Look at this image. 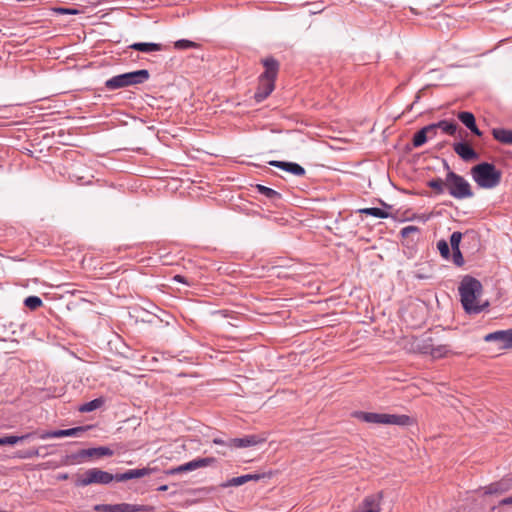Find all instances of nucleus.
Here are the masks:
<instances>
[{
	"label": "nucleus",
	"instance_id": "f257e3e1",
	"mask_svg": "<svg viewBox=\"0 0 512 512\" xmlns=\"http://www.w3.org/2000/svg\"><path fill=\"white\" fill-rule=\"evenodd\" d=\"M459 295L463 309L468 314H479L489 306L488 301L481 302L483 292L479 280L471 276H465L459 285Z\"/></svg>",
	"mask_w": 512,
	"mask_h": 512
},
{
	"label": "nucleus",
	"instance_id": "f03ea898",
	"mask_svg": "<svg viewBox=\"0 0 512 512\" xmlns=\"http://www.w3.org/2000/svg\"><path fill=\"white\" fill-rule=\"evenodd\" d=\"M471 176L480 188L493 189L500 184L502 172L492 163L481 162L471 168Z\"/></svg>",
	"mask_w": 512,
	"mask_h": 512
},
{
	"label": "nucleus",
	"instance_id": "7ed1b4c3",
	"mask_svg": "<svg viewBox=\"0 0 512 512\" xmlns=\"http://www.w3.org/2000/svg\"><path fill=\"white\" fill-rule=\"evenodd\" d=\"M446 172V191L448 194L458 200L472 198L474 192L470 183L462 176L452 171L448 162L443 160Z\"/></svg>",
	"mask_w": 512,
	"mask_h": 512
},
{
	"label": "nucleus",
	"instance_id": "20e7f679",
	"mask_svg": "<svg viewBox=\"0 0 512 512\" xmlns=\"http://www.w3.org/2000/svg\"><path fill=\"white\" fill-rule=\"evenodd\" d=\"M150 78V73L146 69H140L111 77L105 82V87L109 91L143 84Z\"/></svg>",
	"mask_w": 512,
	"mask_h": 512
},
{
	"label": "nucleus",
	"instance_id": "39448f33",
	"mask_svg": "<svg viewBox=\"0 0 512 512\" xmlns=\"http://www.w3.org/2000/svg\"><path fill=\"white\" fill-rule=\"evenodd\" d=\"M354 416L366 423L408 426L412 419L407 415L357 411Z\"/></svg>",
	"mask_w": 512,
	"mask_h": 512
},
{
	"label": "nucleus",
	"instance_id": "423d86ee",
	"mask_svg": "<svg viewBox=\"0 0 512 512\" xmlns=\"http://www.w3.org/2000/svg\"><path fill=\"white\" fill-rule=\"evenodd\" d=\"M112 481L117 482V474L113 475L100 468H90L81 475H76L74 484L76 487H86L92 484L108 485Z\"/></svg>",
	"mask_w": 512,
	"mask_h": 512
},
{
	"label": "nucleus",
	"instance_id": "0eeeda50",
	"mask_svg": "<svg viewBox=\"0 0 512 512\" xmlns=\"http://www.w3.org/2000/svg\"><path fill=\"white\" fill-rule=\"evenodd\" d=\"M215 458L213 457H205V458H195L187 463H184L182 465H179L177 467H173L170 469H167L165 471V474L167 475H177L187 472H192L200 468H204L207 466L212 465L215 462Z\"/></svg>",
	"mask_w": 512,
	"mask_h": 512
},
{
	"label": "nucleus",
	"instance_id": "6e6552de",
	"mask_svg": "<svg viewBox=\"0 0 512 512\" xmlns=\"http://www.w3.org/2000/svg\"><path fill=\"white\" fill-rule=\"evenodd\" d=\"M215 458L213 457H205V458H195L187 463H184L182 465H179L177 467H173L170 469H167L165 471V474L167 475H177L187 472H192L200 468H204L207 466L212 465L215 462Z\"/></svg>",
	"mask_w": 512,
	"mask_h": 512
},
{
	"label": "nucleus",
	"instance_id": "1a4fd4ad",
	"mask_svg": "<svg viewBox=\"0 0 512 512\" xmlns=\"http://www.w3.org/2000/svg\"><path fill=\"white\" fill-rule=\"evenodd\" d=\"M96 512H146L145 505L119 503V504H97L94 506Z\"/></svg>",
	"mask_w": 512,
	"mask_h": 512
},
{
	"label": "nucleus",
	"instance_id": "9d476101",
	"mask_svg": "<svg viewBox=\"0 0 512 512\" xmlns=\"http://www.w3.org/2000/svg\"><path fill=\"white\" fill-rule=\"evenodd\" d=\"M484 341L495 342L499 349L512 348V329L498 330L484 336Z\"/></svg>",
	"mask_w": 512,
	"mask_h": 512
},
{
	"label": "nucleus",
	"instance_id": "9b49d317",
	"mask_svg": "<svg viewBox=\"0 0 512 512\" xmlns=\"http://www.w3.org/2000/svg\"><path fill=\"white\" fill-rule=\"evenodd\" d=\"M382 492L368 495L352 512H380Z\"/></svg>",
	"mask_w": 512,
	"mask_h": 512
},
{
	"label": "nucleus",
	"instance_id": "f8f14e48",
	"mask_svg": "<svg viewBox=\"0 0 512 512\" xmlns=\"http://www.w3.org/2000/svg\"><path fill=\"white\" fill-rule=\"evenodd\" d=\"M158 471L157 467H143L136 469H129L123 473H117V482H125L132 479H139L146 476H149Z\"/></svg>",
	"mask_w": 512,
	"mask_h": 512
},
{
	"label": "nucleus",
	"instance_id": "ddd939ff",
	"mask_svg": "<svg viewBox=\"0 0 512 512\" xmlns=\"http://www.w3.org/2000/svg\"><path fill=\"white\" fill-rule=\"evenodd\" d=\"M453 150L465 162L476 161L479 159V154L469 143L465 141L454 143Z\"/></svg>",
	"mask_w": 512,
	"mask_h": 512
},
{
	"label": "nucleus",
	"instance_id": "4468645a",
	"mask_svg": "<svg viewBox=\"0 0 512 512\" xmlns=\"http://www.w3.org/2000/svg\"><path fill=\"white\" fill-rule=\"evenodd\" d=\"M88 427L78 426L69 429L53 430L41 435V439L62 438V437H80Z\"/></svg>",
	"mask_w": 512,
	"mask_h": 512
},
{
	"label": "nucleus",
	"instance_id": "2eb2a0df",
	"mask_svg": "<svg viewBox=\"0 0 512 512\" xmlns=\"http://www.w3.org/2000/svg\"><path fill=\"white\" fill-rule=\"evenodd\" d=\"M275 81L263 77H259V84L254 94V99L257 103L264 101L274 90Z\"/></svg>",
	"mask_w": 512,
	"mask_h": 512
},
{
	"label": "nucleus",
	"instance_id": "dca6fc26",
	"mask_svg": "<svg viewBox=\"0 0 512 512\" xmlns=\"http://www.w3.org/2000/svg\"><path fill=\"white\" fill-rule=\"evenodd\" d=\"M268 164L297 177H302L306 173L305 169L296 162L272 160L269 161Z\"/></svg>",
	"mask_w": 512,
	"mask_h": 512
},
{
	"label": "nucleus",
	"instance_id": "f3484780",
	"mask_svg": "<svg viewBox=\"0 0 512 512\" xmlns=\"http://www.w3.org/2000/svg\"><path fill=\"white\" fill-rule=\"evenodd\" d=\"M262 442H264V438L253 434L246 435L242 438H230L228 444L230 445V448H247L256 446Z\"/></svg>",
	"mask_w": 512,
	"mask_h": 512
},
{
	"label": "nucleus",
	"instance_id": "a211bd4d",
	"mask_svg": "<svg viewBox=\"0 0 512 512\" xmlns=\"http://www.w3.org/2000/svg\"><path fill=\"white\" fill-rule=\"evenodd\" d=\"M264 477V474H246L228 479L226 482L221 484L222 488L238 487L246 484L249 481H259Z\"/></svg>",
	"mask_w": 512,
	"mask_h": 512
},
{
	"label": "nucleus",
	"instance_id": "6ab92c4d",
	"mask_svg": "<svg viewBox=\"0 0 512 512\" xmlns=\"http://www.w3.org/2000/svg\"><path fill=\"white\" fill-rule=\"evenodd\" d=\"M263 66L265 67V71L260 75V77L267 78L271 80L276 79L278 70H279V63L276 59L273 57H268L262 60Z\"/></svg>",
	"mask_w": 512,
	"mask_h": 512
},
{
	"label": "nucleus",
	"instance_id": "aec40b11",
	"mask_svg": "<svg viewBox=\"0 0 512 512\" xmlns=\"http://www.w3.org/2000/svg\"><path fill=\"white\" fill-rule=\"evenodd\" d=\"M458 119L465 125L474 135L482 136V132L476 125L475 116L473 113L468 111L459 112L457 115Z\"/></svg>",
	"mask_w": 512,
	"mask_h": 512
},
{
	"label": "nucleus",
	"instance_id": "412c9836",
	"mask_svg": "<svg viewBox=\"0 0 512 512\" xmlns=\"http://www.w3.org/2000/svg\"><path fill=\"white\" fill-rule=\"evenodd\" d=\"M129 48L143 52V53H151L156 51H162L166 47L160 43L153 42H135L129 46Z\"/></svg>",
	"mask_w": 512,
	"mask_h": 512
},
{
	"label": "nucleus",
	"instance_id": "4be33fe9",
	"mask_svg": "<svg viewBox=\"0 0 512 512\" xmlns=\"http://www.w3.org/2000/svg\"><path fill=\"white\" fill-rule=\"evenodd\" d=\"M255 189L259 194L265 196L268 200H270L273 203H276L282 199V195L278 191L267 186H264L262 184H257L255 186Z\"/></svg>",
	"mask_w": 512,
	"mask_h": 512
},
{
	"label": "nucleus",
	"instance_id": "5701e85b",
	"mask_svg": "<svg viewBox=\"0 0 512 512\" xmlns=\"http://www.w3.org/2000/svg\"><path fill=\"white\" fill-rule=\"evenodd\" d=\"M492 135L498 142L512 145V130L505 128H494L492 129Z\"/></svg>",
	"mask_w": 512,
	"mask_h": 512
},
{
	"label": "nucleus",
	"instance_id": "b1692460",
	"mask_svg": "<svg viewBox=\"0 0 512 512\" xmlns=\"http://www.w3.org/2000/svg\"><path fill=\"white\" fill-rule=\"evenodd\" d=\"M433 130V126L427 125L418 130L412 139L413 146L418 148L424 145L428 140L429 131Z\"/></svg>",
	"mask_w": 512,
	"mask_h": 512
},
{
	"label": "nucleus",
	"instance_id": "393cba45",
	"mask_svg": "<svg viewBox=\"0 0 512 512\" xmlns=\"http://www.w3.org/2000/svg\"><path fill=\"white\" fill-rule=\"evenodd\" d=\"M430 126H433V130L441 129L443 133L448 135H454L457 131V124L454 121L441 120L437 123H432Z\"/></svg>",
	"mask_w": 512,
	"mask_h": 512
},
{
	"label": "nucleus",
	"instance_id": "a878e982",
	"mask_svg": "<svg viewBox=\"0 0 512 512\" xmlns=\"http://www.w3.org/2000/svg\"><path fill=\"white\" fill-rule=\"evenodd\" d=\"M104 404H105V398L104 397H98V398H95V399H93V400H91L89 402H86V403L82 404L79 407V411L83 412V413L92 412L94 410H97V409L101 408Z\"/></svg>",
	"mask_w": 512,
	"mask_h": 512
},
{
	"label": "nucleus",
	"instance_id": "bb28decb",
	"mask_svg": "<svg viewBox=\"0 0 512 512\" xmlns=\"http://www.w3.org/2000/svg\"><path fill=\"white\" fill-rule=\"evenodd\" d=\"M427 186L431 188L436 195H442L446 191V178L435 177L427 182Z\"/></svg>",
	"mask_w": 512,
	"mask_h": 512
},
{
	"label": "nucleus",
	"instance_id": "cd10ccee",
	"mask_svg": "<svg viewBox=\"0 0 512 512\" xmlns=\"http://www.w3.org/2000/svg\"><path fill=\"white\" fill-rule=\"evenodd\" d=\"M33 433H27L22 436H15V435H9L5 437H0V446L1 445H14L17 444L20 441L27 440L31 437H33Z\"/></svg>",
	"mask_w": 512,
	"mask_h": 512
},
{
	"label": "nucleus",
	"instance_id": "c85d7f7f",
	"mask_svg": "<svg viewBox=\"0 0 512 512\" xmlns=\"http://www.w3.org/2000/svg\"><path fill=\"white\" fill-rule=\"evenodd\" d=\"M359 213L370 215L380 219H385L389 217L388 212L378 207L363 208L359 210Z\"/></svg>",
	"mask_w": 512,
	"mask_h": 512
},
{
	"label": "nucleus",
	"instance_id": "c756f323",
	"mask_svg": "<svg viewBox=\"0 0 512 512\" xmlns=\"http://www.w3.org/2000/svg\"><path fill=\"white\" fill-rule=\"evenodd\" d=\"M451 352L450 346L446 344L433 346L431 357L439 359L446 357Z\"/></svg>",
	"mask_w": 512,
	"mask_h": 512
},
{
	"label": "nucleus",
	"instance_id": "7c9ffc66",
	"mask_svg": "<svg viewBox=\"0 0 512 512\" xmlns=\"http://www.w3.org/2000/svg\"><path fill=\"white\" fill-rule=\"evenodd\" d=\"M432 338L429 337L427 339L422 340L417 344V350L422 354H427L431 356L433 349Z\"/></svg>",
	"mask_w": 512,
	"mask_h": 512
},
{
	"label": "nucleus",
	"instance_id": "2f4dec72",
	"mask_svg": "<svg viewBox=\"0 0 512 512\" xmlns=\"http://www.w3.org/2000/svg\"><path fill=\"white\" fill-rule=\"evenodd\" d=\"M89 449L91 452V457L112 456L114 454V451L107 446L93 447V448H89Z\"/></svg>",
	"mask_w": 512,
	"mask_h": 512
},
{
	"label": "nucleus",
	"instance_id": "473e14b6",
	"mask_svg": "<svg viewBox=\"0 0 512 512\" xmlns=\"http://www.w3.org/2000/svg\"><path fill=\"white\" fill-rule=\"evenodd\" d=\"M508 485L504 482L492 483L486 487V494H498L507 491Z\"/></svg>",
	"mask_w": 512,
	"mask_h": 512
},
{
	"label": "nucleus",
	"instance_id": "72a5a7b5",
	"mask_svg": "<svg viewBox=\"0 0 512 512\" xmlns=\"http://www.w3.org/2000/svg\"><path fill=\"white\" fill-rule=\"evenodd\" d=\"M24 305L30 310H36L43 305V301L38 296H28L24 300Z\"/></svg>",
	"mask_w": 512,
	"mask_h": 512
},
{
	"label": "nucleus",
	"instance_id": "f704fd0d",
	"mask_svg": "<svg viewBox=\"0 0 512 512\" xmlns=\"http://www.w3.org/2000/svg\"><path fill=\"white\" fill-rule=\"evenodd\" d=\"M88 457H91V452H90V449H82L80 451H78L77 453H74V454H71L68 456V458L70 460H72L73 462H82L83 459L85 458H88Z\"/></svg>",
	"mask_w": 512,
	"mask_h": 512
},
{
	"label": "nucleus",
	"instance_id": "c9c22d12",
	"mask_svg": "<svg viewBox=\"0 0 512 512\" xmlns=\"http://www.w3.org/2000/svg\"><path fill=\"white\" fill-rule=\"evenodd\" d=\"M437 249L439 250V253L443 258L448 259L450 257V248L446 240H439L437 242Z\"/></svg>",
	"mask_w": 512,
	"mask_h": 512
},
{
	"label": "nucleus",
	"instance_id": "e433bc0d",
	"mask_svg": "<svg viewBox=\"0 0 512 512\" xmlns=\"http://www.w3.org/2000/svg\"><path fill=\"white\" fill-rule=\"evenodd\" d=\"M462 239V233L459 231H455L450 236V246L452 251H456L457 249H460V242Z\"/></svg>",
	"mask_w": 512,
	"mask_h": 512
},
{
	"label": "nucleus",
	"instance_id": "4c0bfd02",
	"mask_svg": "<svg viewBox=\"0 0 512 512\" xmlns=\"http://www.w3.org/2000/svg\"><path fill=\"white\" fill-rule=\"evenodd\" d=\"M195 46H196L195 42L186 40V39H181L174 43L175 49H178V50L194 48Z\"/></svg>",
	"mask_w": 512,
	"mask_h": 512
},
{
	"label": "nucleus",
	"instance_id": "58836bf2",
	"mask_svg": "<svg viewBox=\"0 0 512 512\" xmlns=\"http://www.w3.org/2000/svg\"><path fill=\"white\" fill-rule=\"evenodd\" d=\"M452 261L458 267H461L464 264V258L460 249L452 251Z\"/></svg>",
	"mask_w": 512,
	"mask_h": 512
},
{
	"label": "nucleus",
	"instance_id": "ea45409f",
	"mask_svg": "<svg viewBox=\"0 0 512 512\" xmlns=\"http://www.w3.org/2000/svg\"><path fill=\"white\" fill-rule=\"evenodd\" d=\"M418 232H419L418 227L410 225V226H406V227L402 228L400 233H401L402 237H408L412 233H418Z\"/></svg>",
	"mask_w": 512,
	"mask_h": 512
},
{
	"label": "nucleus",
	"instance_id": "a19ab883",
	"mask_svg": "<svg viewBox=\"0 0 512 512\" xmlns=\"http://www.w3.org/2000/svg\"><path fill=\"white\" fill-rule=\"evenodd\" d=\"M39 456L38 449H31L27 451L24 455H21V458H33Z\"/></svg>",
	"mask_w": 512,
	"mask_h": 512
},
{
	"label": "nucleus",
	"instance_id": "79ce46f5",
	"mask_svg": "<svg viewBox=\"0 0 512 512\" xmlns=\"http://www.w3.org/2000/svg\"><path fill=\"white\" fill-rule=\"evenodd\" d=\"M213 443L216 444V445H223V446L230 447V445L228 444L229 443V439L228 440H224L222 438H214L213 439Z\"/></svg>",
	"mask_w": 512,
	"mask_h": 512
},
{
	"label": "nucleus",
	"instance_id": "37998d69",
	"mask_svg": "<svg viewBox=\"0 0 512 512\" xmlns=\"http://www.w3.org/2000/svg\"><path fill=\"white\" fill-rule=\"evenodd\" d=\"M499 505H500V506L512 505V496H509V497L503 498V499L499 502Z\"/></svg>",
	"mask_w": 512,
	"mask_h": 512
},
{
	"label": "nucleus",
	"instance_id": "c03bdc74",
	"mask_svg": "<svg viewBox=\"0 0 512 512\" xmlns=\"http://www.w3.org/2000/svg\"><path fill=\"white\" fill-rule=\"evenodd\" d=\"M173 280L176 281V282H179V283L188 284L186 278L184 276H182V275H179V274L175 275L173 277Z\"/></svg>",
	"mask_w": 512,
	"mask_h": 512
},
{
	"label": "nucleus",
	"instance_id": "a18cd8bd",
	"mask_svg": "<svg viewBox=\"0 0 512 512\" xmlns=\"http://www.w3.org/2000/svg\"><path fill=\"white\" fill-rule=\"evenodd\" d=\"M437 130L438 129L429 131L428 138H430V139L434 138L437 134Z\"/></svg>",
	"mask_w": 512,
	"mask_h": 512
},
{
	"label": "nucleus",
	"instance_id": "49530a36",
	"mask_svg": "<svg viewBox=\"0 0 512 512\" xmlns=\"http://www.w3.org/2000/svg\"><path fill=\"white\" fill-rule=\"evenodd\" d=\"M158 491L165 492L168 490V485H161L157 488Z\"/></svg>",
	"mask_w": 512,
	"mask_h": 512
},
{
	"label": "nucleus",
	"instance_id": "de8ad7c7",
	"mask_svg": "<svg viewBox=\"0 0 512 512\" xmlns=\"http://www.w3.org/2000/svg\"><path fill=\"white\" fill-rule=\"evenodd\" d=\"M59 479H61V480L68 479V474L65 473V474L59 475Z\"/></svg>",
	"mask_w": 512,
	"mask_h": 512
},
{
	"label": "nucleus",
	"instance_id": "09e8293b",
	"mask_svg": "<svg viewBox=\"0 0 512 512\" xmlns=\"http://www.w3.org/2000/svg\"><path fill=\"white\" fill-rule=\"evenodd\" d=\"M62 11H63L64 13H69V14H73V13H75V11L68 10V9H63Z\"/></svg>",
	"mask_w": 512,
	"mask_h": 512
},
{
	"label": "nucleus",
	"instance_id": "8fccbe9b",
	"mask_svg": "<svg viewBox=\"0 0 512 512\" xmlns=\"http://www.w3.org/2000/svg\"><path fill=\"white\" fill-rule=\"evenodd\" d=\"M66 292H67V293H71V294H73V295L76 293V291H75V290H73V291L66 290Z\"/></svg>",
	"mask_w": 512,
	"mask_h": 512
},
{
	"label": "nucleus",
	"instance_id": "3c124183",
	"mask_svg": "<svg viewBox=\"0 0 512 512\" xmlns=\"http://www.w3.org/2000/svg\"><path fill=\"white\" fill-rule=\"evenodd\" d=\"M417 277H418V278H421V279L426 278V277L424 276V274L418 275Z\"/></svg>",
	"mask_w": 512,
	"mask_h": 512
}]
</instances>
